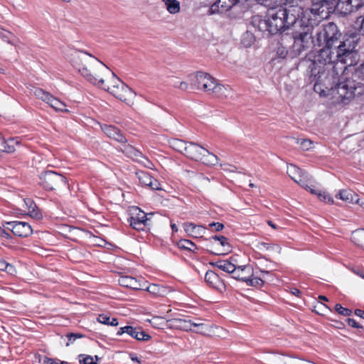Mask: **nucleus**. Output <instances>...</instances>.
Returning <instances> with one entry per match:
<instances>
[{
  "instance_id": "obj_50",
  "label": "nucleus",
  "mask_w": 364,
  "mask_h": 364,
  "mask_svg": "<svg viewBox=\"0 0 364 364\" xmlns=\"http://www.w3.org/2000/svg\"><path fill=\"white\" fill-rule=\"evenodd\" d=\"M6 229L4 226H0V237L8 240L11 239V235Z\"/></svg>"
},
{
  "instance_id": "obj_39",
  "label": "nucleus",
  "mask_w": 364,
  "mask_h": 364,
  "mask_svg": "<svg viewBox=\"0 0 364 364\" xmlns=\"http://www.w3.org/2000/svg\"><path fill=\"white\" fill-rule=\"evenodd\" d=\"M245 282L247 285L252 287H262L264 284V281L260 277H247Z\"/></svg>"
},
{
  "instance_id": "obj_56",
  "label": "nucleus",
  "mask_w": 364,
  "mask_h": 364,
  "mask_svg": "<svg viewBox=\"0 0 364 364\" xmlns=\"http://www.w3.org/2000/svg\"><path fill=\"white\" fill-rule=\"evenodd\" d=\"M129 357H130V358H131V360H132V361L136 362V363H141L140 359H139L137 356H136V355H135V354H134V353H131V354L129 355Z\"/></svg>"
},
{
  "instance_id": "obj_16",
  "label": "nucleus",
  "mask_w": 364,
  "mask_h": 364,
  "mask_svg": "<svg viewBox=\"0 0 364 364\" xmlns=\"http://www.w3.org/2000/svg\"><path fill=\"white\" fill-rule=\"evenodd\" d=\"M124 333H127L139 341H146L151 338V336L145 331L141 330L139 328L133 327L132 326L121 327L117 332V336H122Z\"/></svg>"
},
{
  "instance_id": "obj_33",
  "label": "nucleus",
  "mask_w": 364,
  "mask_h": 364,
  "mask_svg": "<svg viewBox=\"0 0 364 364\" xmlns=\"http://www.w3.org/2000/svg\"><path fill=\"white\" fill-rule=\"evenodd\" d=\"M48 105L56 111L68 112V109H66V105L53 96L49 101Z\"/></svg>"
},
{
  "instance_id": "obj_3",
  "label": "nucleus",
  "mask_w": 364,
  "mask_h": 364,
  "mask_svg": "<svg viewBox=\"0 0 364 364\" xmlns=\"http://www.w3.org/2000/svg\"><path fill=\"white\" fill-rule=\"evenodd\" d=\"M339 64H334L336 66V72L333 74L332 68L326 69L325 75L322 76V80L318 81L316 84L314 82V89L321 83L325 82L327 79L333 80V85L331 89L333 92L338 95V100L343 104H348L354 98L362 95L364 93V85L355 80V74L348 75L345 73L346 67L343 70L338 68Z\"/></svg>"
},
{
  "instance_id": "obj_23",
  "label": "nucleus",
  "mask_w": 364,
  "mask_h": 364,
  "mask_svg": "<svg viewBox=\"0 0 364 364\" xmlns=\"http://www.w3.org/2000/svg\"><path fill=\"white\" fill-rule=\"evenodd\" d=\"M23 203L27 209V214L32 218L40 220L43 218V214L36 203L31 198L23 199Z\"/></svg>"
},
{
  "instance_id": "obj_26",
  "label": "nucleus",
  "mask_w": 364,
  "mask_h": 364,
  "mask_svg": "<svg viewBox=\"0 0 364 364\" xmlns=\"http://www.w3.org/2000/svg\"><path fill=\"white\" fill-rule=\"evenodd\" d=\"M336 198L341 199L347 203H357L358 200V195L350 189L340 191L336 195Z\"/></svg>"
},
{
  "instance_id": "obj_43",
  "label": "nucleus",
  "mask_w": 364,
  "mask_h": 364,
  "mask_svg": "<svg viewBox=\"0 0 364 364\" xmlns=\"http://www.w3.org/2000/svg\"><path fill=\"white\" fill-rule=\"evenodd\" d=\"M354 74L356 77L364 80V62L355 69Z\"/></svg>"
},
{
  "instance_id": "obj_47",
  "label": "nucleus",
  "mask_w": 364,
  "mask_h": 364,
  "mask_svg": "<svg viewBox=\"0 0 364 364\" xmlns=\"http://www.w3.org/2000/svg\"><path fill=\"white\" fill-rule=\"evenodd\" d=\"M111 317L108 316L106 314H100L97 318L98 321L101 323L109 325Z\"/></svg>"
},
{
  "instance_id": "obj_35",
  "label": "nucleus",
  "mask_w": 364,
  "mask_h": 364,
  "mask_svg": "<svg viewBox=\"0 0 364 364\" xmlns=\"http://www.w3.org/2000/svg\"><path fill=\"white\" fill-rule=\"evenodd\" d=\"M257 247L261 251L267 250L279 252L280 250V247L278 245L263 242H259Z\"/></svg>"
},
{
  "instance_id": "obj_2",
  "label": "nucleus",
  "mask_w": 364,
  "mask_h": 364,
  "mask_svg": "<svg viewBox=\"0 0 364 364\" xmlns=\"http://www.w3.org/2000/svg\"><path fill=\"white\" fill-rule=\"evenodd\" d=\"M303 9L299 4H289L271 7L266 16H255L252 18V26L267 36L280 33L290 27L298 26L305 17Z\"/></svg>"
},
{
  "instance_id": "obj_57",
  "label": "nucleus",
  "mask_w": 364,
  "mask_h": 364,
  "mask_svg": "<svg viewBox=\"0 0 364 364\" xmlns=\"http://www.w3.org/2000/svg\"><path fill=\"white\" fill-rule=\"evenodd\" d=\"M284 5L298 4L297 0H282Z\"/></svg>"
},
{
  "instance_id": "obj_5",
  "label": "nucleus",
  "mask_w": 364,
  "mask_h": 364,
  "mask_svg": "<svg viewBox=\"0 0 364 364\" xmlns=\"http://www.w3.org/2000/svg\"><path fill=\"white\" fill-rule=\"evenodd\" d=\"M293 44L290 47V55L292 58L300 55L304 51L315 46V38L313 36L314 26L307 18H303L298 26L293 28Z\"/></svg>"
},
{
  "instance_id": "obj_8",
  "label": "nucleus",
  "mask_w": 364,
  "mask_h": 364,
  "mask_svg": "<svg viewBox=\"0 0 364 364\" xmlns=\"http://www.w3.org/2000/svg\"><path fill=\"white\" fill-rule=\"evenodd\" d=\"M185 156L196 161H200L207 166H214L218 161L217 156L193 142H188Z\"/></svg>"
},
{
  "instance_id": "obj_45",
  "label": "nucleus",
  "mask_w": 364,
  "mask_h": 364,
  "mask_svg": "<svg viewBox=\"0 0 364 364\" xmlns=\"http://www.w3.org/2000/svg\"><path fill=\"white\" fill-rule=\"evenodd\" d=\"M83 355H80L79 358V362L80 364H97L95 362H94V358L90 355H87L83 359H80Z\"/></svg>"
},
{
  "instance_id": "obj_11",
  "label": "nucleus",
  "mask_w": 364,
  "mask_h": 364,
  "mask_svg": "<svg viewBox=\"0 0 364 364\" xmlns=\"http://www.w3.org/2000/svg\"><path fill=\"white\" fill-rule=\"evenodd\" d=\"M210 242L208 246L211 248L209 252L212 254L220 255H225L231 251V246L228 239L223 235H215L205 239Z\"/></svg>"
},
{
  "instance_id": "obj_52",
  "label": "nucleus",
  "mask_w": 364,
  "mask_h": 364,
  "mask_svg": "<svg viewBox=\"0 0 364 364\" xmlns=\"http://www.w3.org/2000/svg\"><path fill=\"white\" fill-rule=\"evenodd\" d=\"M158 289V286L156 284H150L149 287H147L146 290L151 293V294H156V290Z\"/></svg>"
},
{
  "instance_id": "obj_14",
  "label": "nucleus",
  "mask_w": 364,
  "mask_h": 364,
  "mask_svg": "<svg viewBox=\"0 0 364 364\" xmlns=\"http://www.w3.org/2000/svg\"><path fill=\"white\" fill-rule=\"evenodd\" d=\"M287 173L289 176L301 187L308 186L310 181V176L295 165L287 166Z\"/></svg>"
},
{
  "instance_id": "obj_30",
  "label": "nucleus",
  "mask_w": 364,
  "mask_h": 364,
  "mask_svg": "<svg viewBox=\"0 0 364 364\" xmlns=\"http://www.w3.org/2000/svg\"><path fill=\"white\" fill-rule=\"evenodd\" d=\"M212 264L217 267L220 269L230 274H232V272L235 269V265L228 260H220L215 263H212Z\"/></svg>"
},
{
  "instance_id": "obj_12",
  "label": "nucleus",
  "mask_w": 364,
  "mask_h": 364,
  "mask_svg": "<svg viewBox=\"0 0 364 364\" xmlns=\"http://www.w3.org/2000/svg\"><path fill=\"white\" fill-rule=\"evenodd\" d=\"M3 226L7 230H11L14 235L21 237H26L33 232L31 226L26 222H6L3 224Z\"/></svg>"
},
{
  "instance_id": "obj_58",
  "label": "nucleus",
  "mask_w": 364,
  "mask_h": 364,
  "mask_svg": "<svg viewBox=\"0 0 364 364\" xmlns=\"http://www.w3.org/2000/svg\"><path fill=\"white\" fill-rule=\"evenodd\" d=\"M117 325H118L117 318H111L109 326H116Z\"/></svg>"
},
{
  "instance_id": "obj_55",
  "label": "nucleus",
  "mask_w": 364,
  "mask_h": 364,
  "mask_svg": "<svg viewBox=\"0 0 364 364\" xmlns=\"http://www.w3.org/2000/svg\"><path fill=\"white\" fill-rule=\"evenodd\" d=\"M355 314L359 317L364 318V311L361 309H355Z\"/></svg>"
},
{
  "instance_id": "obj_59",
  "label": "nucleus",
  "mask_w": 364,
  "mask_h": 364,
  "mask_svg": "<svg viewBox=\"0 0 364 364\" xmlns=\"http://www.w3.org/2000/svg\"><path fill=\"white\" fill-rule=\"evenodd\" d=\"M7 263L5 260H0V270L4 271L6 268Z\"/></svg>"
},
{
  "instance_id": "obj_6",
  "label": "nucleus",
  "mask_w": 364,
  "mask_h": 364,
  "mask_svg": "<svg viewBox=\"0 0 364 364\" xmlns=\"http://www.w3.org/2000/svg\"><path fill=\"white\" fill-rule=\"evenodd\" d=\"M191 87L192 89L202 90L218 97H228L230 90L228 87L219 84L217 80L208 73L196 72L189 76Z\"/></svg>"
},
{
  "instance_id": "obj_36",
  "label": "nucleus",
  "mask_w": 364,
  "mask_h": 364,
  "mask_svg": "<svg viewBox=\"0 0 364 364\" xmlns=\"http://www.w3.org/2000/svg\"><path fill=\"white\" fill-rule=\"evenodd\" d=\"M296 143L303 151H309L313 148V141L308 139H296Z\"/></svg>"
},
{
  "instance_id": "obj_38",
  "label": "nucleus",
  "mask_w": 364,
  "mask_h": 364,
  "mask_svg": "<svg viewBox=\"0 0 364 364\" xmlns=\"http://www.w3.org/2000/svg\"><path fill=\"white\" fill-rule=\"evenodd\" d=\"M192 327H196V330H193L194 332L197 333L204 334L209 330V326L203 323H196V321H193Z\"/></svg>"
},
{
  "instance_id": "obj_17",
  "label": "nucleus",
  "mask_w": 364,
  "mask_h": 364,
  "mask_svg": "<svg viewBox=\"0 0 364 364\" xmlns=\"http://www.w3.org/2000/svg\"><path fill=\"white\" fill-rule=\"evenodd\" d=\"M239 1L240 0H218L211 6L210 9V13H223L229 10H237L240 7L237 5Z\"/></svg>"
},
{
  "instance_id": "obj_48",
  "label": "nucleus",
  "mask_w": 364,
  "mask_h": 364,
  "mask_svg": "<svg viewBox=\"0 0 364 364\" xmlns=\"http://www.w3.org/2000/svg\"><path fill=\"white\" fill-rule=\"evenodd\" d=\"M346 323L351 327L356 328H362L363 326L359 325L358 322L354 319L351 318H348L346 320Z\"/></svg>"
},
{
  "instance_id": "obj_24",
  "label": "nucleus",
  "mask_w": 364,
  "mask_h": 364,
  "mask_svg": "<svg viewBox=\"0 0 364 364\" xmlns=\"http://www.w3.org/2000/svg\"><path fill=\"white\" fill-rule=\"evenodd\" d=\"M193 321L188 318H174L170 320L171 325L173 327L186 331H193Z\"/></svg>"
},
{
  "instance_id": "obj_46",
  "label": "nucleus",
  "mask_w": 364,
  "mask_h": 364,
  "mask_svg": "<svg viewBox=\"0 0 364 364\" xmlns=\"http://www.w3.org/2000/svg\"><path fill=\"white\" fill-rule=\"evenodd\" d=\"M312 183V178L310 176V181L308 183V186L304 187L305 189L309 190L311 193L316 195L318 196V193L320 192L319 190H317Z\"/></svg>"
},
{
  "instance_id": "obj_27",
  "label": "nucleus",
  "mask_w": 364,
  "mask_h": 364,
  "mask_svg": "<svg viewBox=\"0 0 364 364\" xmlns=\"http://www.w3.org/2000/svg\"><path fill=\"white\" fill-rule=\"evenodd\" d=\"M170 145L176 151L186 155L188 143L181 139H173L170 141Z\"/></svg>"
},
{
  "instance_id": "obj_53",
  "label": "nucleus",
  "mask_w": 364,
  "mask_h": 364,
  "mask_svg": "<svg viewBox=\"0 0 364 364\" xmlns=\"http://www.w3.org/2000/svg\"><path fill=\"white\" fill-rule=\"evenodd\" d=\"M188 87H189V85L188 82H179L178 88L180 90L186 91L188 89Z\"/></svg>"
},
{
  "instance_id": "obj_4",
  "label": "nucleus",
  "mask_w": 364,
  "mask_h": 364,
  "mask_svg": "<svg viewBox=\"0 0 364 364\" xmlns=\"http://www.w3.org/2000/svg\"><path fill=\"white\" fill-rule=\"evenodd\" d=\"M70 62L82 76L94 85L104 84V77L109 74V68L90 53L70 48Z\"/></svg>"
},
{
  "instance_id": "obj_31",
  "label": "nucleus",
  "mask_w": 364,
  "mask_h": 364,
  "mask_svg": "<svg viewBox=\"0 0 364 364\" xmlns=\"http://www.w3.org/2000/svg\"><path fill=\"white\" fill-rule=\"evenodd\" d=\"M250 269V268L247 266H239L237 267H235V270L232 272L233 274L232 278L245 282L247 277L245 275V272Z\"/></svg>"
},
{
  "instance_id": "obj_13",
  "label": "nucleus",
  "mask_w": 364,
  "mask_h": 364,
  "mask_svg": "<svg viewBox=\"0 0 364 364\" xmlns=\"http://www.w3.org/2000/svg\"><path fill=\"white\" fill-rule=\"evenodd\" d=\"M310 11L314 15L326 14V16L334 11L335 0H311Z\"/></svg>"
},
{
  "instance_id": "obj_1",
  "label": "nucleus",
  "mask_w": 364,
  "mask_h": 364,
  "mask_svg": "<svg viewBox=\"0 0 364 364\" xmlns=\"http://www.w3.org/2000/svg\"><path fill=\"white\" fill-rule=\"evenodd\" d=\"M341 33L336 23L331 22L316 31L315 46L324 47L316 54L306 57L301 64L306 68L310 82L316 84L321 80L326 69L332 68L333 74L336 72L334 64H341V70L357 64L360 55L356 49L358 38L357 36L341 40Z\"/></svg>"
},
{
  "instance_id": "obj_34",
  "label": "nucleus",
  "mask_w": 364,
  "mask_h": 364,
  "mask_svg": "<svg viewBox=\"0 0 364 364\" xmlns=\"http://www.w3.org/2000/svg\"><path fill=\"white\" fill-rule=\"evenodd\" d=\"M178 246L180 249L186 250L191 252H194L197 247L195 243L189 240H181L178 242Z\"/></svg>"
},
{
  "instance_id": "obj_62",
  "label": "nucleus",
  "mask_w": 364,
  "mask_h": 364,
  "mask_svg": "<svg viewBox=\"0 0 364 364\" xmlns=\"http://www.w3.org/2000/svg\"><path fill=\"white\" fill-rule=\"evenodd\" d=\"M267 223L269 226H271L274 229H276V225L271 220H268Z\"/></svg>"
},
{
  "instance_id": "obj_15",
  "label": "nucleus",
  "mask_w": 364,
  "mask_h": 364,
  "mask_svg": "<svg viewBox=\"0 0 364 364\" xmlns=\"http://www.w3.org/2000/svg\"><path fill=\"white\" fill-rule=\"evenodd\" d=\"M334 10L342 15H348L358 11L361 4L358 0H335Z\"/></svg>"
},
{
  "instance_id": "obj_37",
  "label": "nucleus",
  "mask_w": 364,
  "mask_h": 364,
  "mask_svg": "<svg viewBox=\"0 0 364 364\" xmlns=\"http://www.w3.org/2000/svg\"><path fill=\"white\" fill-rule=\"evenodd\" d=\"M13 38L14 39L15 36L11 32L0 28V38L9 44H14V41H12Z\"/></svg>"
},
{
  "instance_id": "obj_9",
  "label": "nucleus",
  "mask_w": 364,
  "mask_h": 364,
  "mask_svg": "<svg viewBox=\"0 0 364 364\" xmlns=\"http://www.w3.org/2000/svg\"><path fill=\"white\" fill-rule=\"evenodd\" d=\"M40 185L48 191L68 188L67 178L55 171H46L39 176Z\"/></svg>"
},
{
  "instance_id": "obj_64",
  "label": "nucleus",
  "mask_w": 364,
  "mask_h": 364,
  "mask_svg": "<svg viewBox=\"0 0 364 364\" xmlns=\"http://www.w3.org/2000/svg\"><path fill=\"white\" fill-rule=\"evenodd\" d=\"M319 299L323 301H328V299L325 296H319Z\"/></svg>"
},
{
  "instance_id": "obj_20",
  "label": "nucleus",
  "mask_w": 364,
  "mask_h": 364,
  "mask_svg": "<svg viewBox=\"0 0 364 364\" xmlns=\"http://www.w3.org/2000/svg\"><path fill=\"white\" fill-rule=\"evenodd\" d=\"M123 145L120 150L127 156L140 163H144L143 160L146 161L148 163L150 161L141 153L136 149L134 146L126 143H122Z\"/></svg>"
},
{
  "instance_id": "obj_32",
  "label": "nucleus",
  "mask_w": 364,
  "mask_h": 364,
  "mask_svg": "<svg viewBox=\"0 0 364 364\" xmlns=\"http://www.w3.org/2000/svg\"><path fill=\"white\" fill-rule=\"evenodd\" d=\"M32 92L37 98L43 100V102H46L47 104H48L49 101L50 100L51 97H53V95L50 93L43 90L41 88H38V87H35L33 90H32Z\"/></svg>"
},
{
  "instance_id": "obj_40",
  "label": "nucleus",
  "mask_w": 364,
  "mask_h": 364,
  "mask_svg": "<svg viewBox=\"0 0 364 364\" xmlns=\"http://www.w3.org/2000/svg\"><path fill=\"white\" fill-rule=\"evenodd\" d=\"M334 309L336 312L343 316H350L352 313L350 309L343 307L340 304H336Z\"/></svg>"
},
{
  "instance_id": "obj_60",
  "label": "nucleus",
  "mask_w": 364,
  "mask_h": 364,
  "mask_svg": "<svg viewBox=\"0 0 364 364\" xmlns=\"http://www.w3.org/2000/svg\"><path fill=\"white\" fill-rule=\"evenodd\" d=\"M291 293L293 295H295V296H299V295L301 294V291L298 289H296V288H292L291 289Z\"/></svg>"
},
{
  "instance_id": "obj_49",
  "label": "nucleus",
  "mask_w": 364,
  "mask_h": 364,
  "mask_svg": "<svg viewBox=\"0 0 364 364\" xmlns=\"http://www.w3.org/2000/svg\"><path fill=\"white\" fill-rule=\"evenodd\" d=\"M288 53L289 51L284 47L282 46L278 47L277 50V55L282 58H285Z\"/></svg>"
},
{
  "instance_id": "obj_63",
  "label": "nucleus",
  "mask_w": 364,
  "mask_h": 364,
  "mask_svg": "<svg viewBox=\"0 0 364 364\" xmlns=\"http://www.w3.org/2000/svg\"><path fill=\"white\" fill-rule=\"evenodd\" d=\"M245 38H252V34H251V33H247L244 36L243 41H245Z\"/></svg>"
},
{
  "instance_id": "obj_41",
  "label": "nucleus",
  "mask_w": 364,
  "mask_h": 364,
  "mask_svg": "<svg viewBox=\"0 0 364 364\" xmlns=\"http://www.w3.org/2000/svg\"><path fill=\"white\" fill-rule=\"evenodd\" d=\"M318 198L320 200L323 201L325 203H331L333 202V198L326 191H320V192L318 193Z\"/></svg>"
},
{
  "instance_id": "obj_61",
  "label": "nucleus",
  "mask_w": 364,
  "mask_h": 364,
  "mask_svg": "<svg viewBox=\"0 0 364 364\" xmlns=\"http://www.w3.org/2000/svg\"><path fill=\"white\" fill-rule=\"evenodd\" d=\"M171 228L173 232H176L178 231V228L176 224H171Z\"/></svg>"
},
{
  "instance_id": "obj_21",
  "label": "nucleus",
  "mask_w": 364,
  "mask_h": 364,
  "mask_svg": "<svg viewBox=\"0 0 364 364\" xmlns=\"http://www.w3.org/2000/svg\"><path fill=\"white\" fill-rule=\"evenodd\" d=\"M205 281L210 287L220 291H223L225 289V284L213 271L208 270L205 273Z\"/></svg>"
},
{
  "instance_id": "obj_54",
  "label": "nucleus",
  "mask_w": 364,
  "mask_h": 364,
  "mask_svg": "<svg viewBox=\"0 0 364 364\" xmlns=\"http://www.w3.org/2000/svg\"><path fill=\"white\" fill-rule=\"evenodd\" d=\"M43 364H57L52 358L45 357L43 359Z\"/></svg>"
},
{
  "instance_id": "obj_42",
  "label": "nucleus",
  "mask_w": 364,
  "mask_h": 364,
  "mask_svg": "<svg viewBox=\"0 0 364 364\" xmlns=\"http://www.w3.org/2000/svg\"><path fill=\"white\" fill-rule=\"evenodd\" d=\"M67 338L68 339V343H66V346H69L71 343H73L77 338H82L84 336L80 333H70L67 334Z\"/></svg>"
},
{
  "instance_id": "obj_18",
  "label": "nucleus",
  "mask_w": 364,
  "mask_h": 364,
  "mask_svg": "<svg viewBox=\"0 0 364 364\" xmlns=\"http://www.w3.org/2000/svg\"><path fill=\"white\" fill-rule=\"evenodd\" d=\"M139 183L144 186H148L152 190H162L159 181L154 178L149 173L140 171L136 173Z\"/></svg>"
},
{
  "instance_id": "obj_29",
  "label": "nucleus",
  "mask_w": 364,
  "mask_h": 364,
  "mask_svg": "<svg viewBox=\"0 0 364 364\" xmlns=\"http://www.w3.org/2000/svg\"><path fill=\"white\" fill-rule=\"evenodd\" d=\"M352 241L364 250V229H358L352 232Z\"/></svg>"
},
{
  "instance_id": "obj_25",
  "label": "nucleus",
  "mask_w": 364,
  "mask_h": 364,
  "mask_svg": "<svg viewBox=\"0 0 364 364\" xmlns=\"http://www.w3.org/2000/svg\"><path fill=\"white\" fill-rule=\"evenodd\" d=\"M119 284L124 287L132 289H140L141 284L136 278L131 276H121L119 279Z\"/></svg>"
},
{
  "instance_id": "obj_44",
  "label": "nucleus",
  "mask_w": 364,
  "mask_h": 364,
  "mask_svg": "<svg viewBox=\"0 0 364 364\" xmlns=\"http://www.w3.org/2000/svg\"><path fill=\"white\" fill-rule=\"evenodd\" d=\"M209 228L212 231L220 232L224 228V225L221 223L213 222L209 224Z\"/></svg>"
},
{
  "instance_id": "obj_28",
  "label": "nucleus",
  "mask_w": 364,
  "mask_h": 364,
  "mask_svg": "<svg viewBox=\"0 0 364 364\" xmlns=\"http://www.w3.org/2000/svg\"><path fill=\"white\" fill-rule=\"evenodd\" d=\"M168 12L171 14H176L180 11V2L177 0H161Z\"/></svg>"
},
{
  "instance_id": "obj_10",
  "label": "nucleus",
  "mask_w": 364,
  "mask_h": 364,
  "mask_svg": "<svg viewBox=\"0 0 364 364\" xmlns=\"http://www.w3.org/2000/svg\"><path fill=\"white\" fill-rule=\"evenodd\" d=\"M130 217L128 222L130 226L136 230H144L145 228L150 225L149 216L153 215V213H146L138 207H133L131 209Z\"/></svg>"
},
{
  "instance_id": "obj_7",
  "label": "nucleus",
  "mask_w": 364,
  "mask_h": 364,
  "mask_svg": "<svg viewBox=\"0 0 364 364\" xmlns=\"http://www.w3.org/2000/svg\"><path fill=\"white\" fill-rule=\"evenodd\" d=\"M111 75V79L108 81V85L105 84L104 80V84L98 85L100 87L107 90L112 94L117 99L129 104L133 98L135 97V92L124 82H122L116 75L109 70Z\"/></svg>"
},
{
  "instance_id": "obj_22",
  "label": "nucleus",
  "mask_w": 364,
  "mask_h": 364,
  "mask_svg": "<svg viewBox=\"0 0 364 364\" xmlns=\"http://www.w3.org/2000/svg\"><path fill=\"white\" fill-rule=\"evenodd\" d=\"M183 228L188 235L196 238L203 237L206 230L205 227L200 225H196L192 223H184Z\"/></svg>"
},
{
  "instance_id": "obj_51",
  "label": "nucleus",
  "mask_w": 364,
  "mask_h": 364,
  "mask_svg": "<svg viewBox=\"0 0 364 364\" xmlns=\"http://www.w3.org/2000/svg\"><path fill=\"white\" fill-rule=\"evenodd\" d=\"M4 271L6 272L8 274L11 275H14L16 273V270L14 266L9 263H7L6 268H5Z\"/></svg>"
},
{
  "instance_id": "obj_19",
  "label": "nucleus",
  "mask_w": 364,
  "mask_h": 364,
  "mask_svg": "<svg viewBox=\"0 0 364 364\" xmlns=\"http://www.w3.org/2000/svg\"><path fill=\"white\" fill-rule=\"evenodd\" d=\"M103 132L110 139H112L119 143H127V140L122 132L113 125H101Z\"/></svg>"
}]
</instances>
